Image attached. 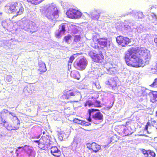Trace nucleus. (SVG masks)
<instances>
[{"instance_id":"obj_1","label":"nucleus","mask_w":157,"mask_h":157,"mask_svg":"<svg viewBox=\"0 0 157 157\" xmlns=\"http://www.w3.org/2000/svg\"><path fill=\"white\" fill-rule=\"evenodd\" d=\"M138 48L139 55L143 59L138 56L134 48H130L126 52L124 57L125 62L128 66L133 67H143L149 63L151 57L150 51L145 48Z\"/></svg>"},{"instance_id":"obj_2","label":"nucleus","mask_w":157,"mask_h":157,"mask_svg":"<svg viewBox=\"0 0 157 157\" xmlns=\"http://www.w3.org/2000/svg\"><path fill=\"white\" fill-rule=\"evenodd\" d=\"M41 12L45 14V17L49 20L53 21L59 16V11L54 4H48L40 8Z\"/></svg>"},{"instance_id":"obj_3","label":"nucleus","mask_w":157,"mask_h":157,"mask_svg":"<svg viewBox=\"0 0 157 157\" xmlns=\"http://www.w3.org/2000/svg\"><path fill=\"white\" fill-rule=\"evenodd\" d=\"M4 10L8 13H16L17 15H20L24 11V8L20 4L17 2H10L5 6Z\"/></svg>"},{"instance_id":"obj_4","label":"nucleus","mask_w":157,"mask_h":157,"mask_svg":"<svg viewBox=\"0 0 157 157\" xmlns=\"http://www.w3.org/2000/svg\"><path fill=\"white\" fill-rule=\"evenodd\" d=\"M97 109H91L88 110L89 117L87 120L89 122H93L95 124H98L102 121L103 119L102 114L99 112L93 114L94 112L97 111Z\"/></svg>"},{"instance_id":"obj_5","label":"nucleus","mask_w":157,"mask_h":157,"mask_svg":"<svg viewBox=\"0 0 157 157\" xmlns=\"http://www.w3.org/2000/svg\"><path fill=\"white\" fill-rule=\"evenodd\" d=\"M22 22L23 26H21V29L29 33H33L37 31V27L35 23L25 19H23Z\"/></svg>"},{"instance_id":"obj_6","label":"nucleus","mask_w":157,"mask_h":157,"mask_svg":"<svg viewBox=\"0 0 157 157\" xmlns=\"http://www.w3.org/2000/svg\"><path fill=\"white\" fill-rule=\"evenodd\" d=\"M66 14L67 17L72 19H79L82 16V13L79 11L73 8L67 10Z\"/></svg>"},{"instance_id":"obj_7","label":"nucleus","mask_w":157,"mask_h":157,"mask_svg":"<svg viewBox=\"0 0 157 157\" xmlns=\"http://www.w3.org/2000/svg\"><path fill=\"white\" fill-rule=\"evenodd\" d=\"M87 64V60L84 57L76 60L74 63V66L77 69L83 70L85 69Z\"/></svg>"},{"instance_id":"obj_8","label":"nucleus","mask_w":157,"mask_h":157,"mask_svg":"<svg viewBox=\"0 0 157 157\" xmlns=\"http://www.w3.org/2000/svg\"><path fill=\"white\" fill-rule=\"evenodd\" d=\"M88 55L92 59L94 62L101 63L104 59V56L101 52L100 51L98 53H94L93 52H89Z\"/></svg>"},{"instance_id":"obj_9","label":"nucleus","mask_w":157,"mask_h":157,"mask_svg":"<svg viewBox=\"0 0 157 157\" xmlns=\"http://www.w3.org/2000/svg\"><path fill=\"white\" fill-rule=\"evenodd\" d=\"M50 137L48 135L42 136L40 138V142L42 146V149L46 150L50 147Z\"/></svg>"},{"instance_id":"obj_10","label":"nucleus","mask_w":157,"mask_h":157,"mask_svg":"<svg viewBox=\"0 0 157 157\" xmlns=\"http://www.w3.org/2000/svg\"><path fill=\"white\" fill-rule=\"evenodd\" d=\"M99 45L100 46V48H103L105 47L108 48L109 47L111 42L109 39L106 37L101 38L99 39L98 41Z\"/></svg>"},{"instance_id":"obj_11","label":"nucleus","mask_w":157,"mask_h":157,"mask_svg":"<svg viewBox=\"0 0 157 157\" xmlns=\"http://www.w3.org/2000/svg\"><path fill=\"white\" fill-rule=\"evenodd\" d=\"M101 12L98 10L94 9L90 11L89 13H85L87 16L90 17L92 20L97 21L98 20L100 16Z\"/></svg>"},{"instance_id":"obj_12","label":"nucleus","mask_w":157,"mask_h":157,"mask_svg":"<svg viewBox=\"0 0 157 157\" xmlns=\"http://www.w3.org/2000/svg\"><path fill=\"white\" fill-rule=\"evenodd\" d=\"M117 43L122 46H125L131 42V40L128 38L120 36L116 38Z\"/></svg>"},{"instance_id":"obj_13","label":"nucleus","mask_w":157,"mask_h":157,"mask_svg":"<svg viewBox=\"0 0 157 157\" xmlns=\"http://www.w3.org/2000/svg\"><path fill=\"white\" fill-rule=\"evenodd\" d=\"M133 25V23L130 22L128 21H127L120 24V29L122 31L125 30L128 32L132 30L131 27Z\"/></svg>"},{"instance_id":"obj_14","label":"nucleus","mask_w":157,"mask_h":157,"mask_svg":"<svg viewBox=\"0 0 157 157\" xmlns=\"http://www.w3.org/2000/svg\"><path fill=\"white\" fill-rule=\"evenodd\" d=\"M66 25V24L63 23L59 26L58 32L56 33V36L57 38H60L61 35L65 33L66 31L65 28Z\"/></svg>"},{"instance_id":"obj_15","label":"nucleus","mask_w":157,"mask_h":157,"mask_svg":"<svg viewBox=\"0 0 157 157\" xmlns=\"http://www.w3.org/2000/svg\"><path fill=\"white\" fill-rule=\"evenodd\" d=\"M51 154L54 156L59 157L61 155V151L56 146H52L51 148Z\"/></svg>"},{"instance_id":"obj_16","label":"nucleus","mask_w":157,"mask_h":157,"mask_svg":"<svg viewBox=\"0 0 157 157\" xmlns=\"http://www.w3.org/2000/svg\"><path fill=\"white\" fill-rule=\"evenodd\" d=\"M38 65L39 67L38 71H40V74H41L47 71V68L45 63L41 61H40Z\"/></svg>"},{"instance_id":"obj_17","label":"nucleus","mask_w":157,"mask_h":157,"mask_svg":"<svg viewBox=\"0 0 157 157\" xmlns=\"http://www.w3.org/2000/svg\"><path fill=\"white\" fill-rule=\"evenodd\" d=\"M150 95L151 102L153 103L157 102V91H152L150 93Z\"/></svg>"},{"instance_id":"obj_18","label":"nucleus","mask_w":157,"mask_h":157,"mask_svg":"<svg viewBox=\"0 0 157 157\" xmlns=\"http://www.w3.org/2000/svg\"><path fill=\"white\" fill-rule=\"evenodd\" d=\"M78 93V92L77 91V90L75 89L69 90L66 92L67 97V99H69L75 96Z\"/></svg>"},{"instance_id":"obj_19","label":"nucleus","mask_w":157,"mask_h":157,"mask_svg":"<svg viewBox=\"0 0 157 157\" xmlns=\"http://www.w3.org/2000/svg\"><path fill=\"white\" fill-rule=\"evenodd\" d=\"M18 126L16 127H13L10 124H9L8 122L6 123L5 124H4V126L8 130H17L19 129L20 125H18Z\"/></svg>"},{"instance_id":"obj_20","label":"nucleus","mask_w":157,"mask_h":157,"mask_svg":"<svg viewBox=\"0 0 157 157\" xmlns=\"http://www.w3.org/2000/svg\"><path fill=\"white\" fill-rule=\"evenodd\" d=\"M70 75L71 77L78 80L79 79L80 77L79 72L77 71H71Z\"/></svg>"},{"instance_id":"obj_21","label":"nucleus","mask_w":157,"mask_h":157,"mask_svg":"<svg viewBox=\"0 0 157 157\" xmlns=\"http://www.w3.org/2000/svg\"><path fill=\"white\" fill-rule=\"evenodd\" d=\"M130 129H129L127 127H125L123 128V130L122 132L123 133V136H127L131 135L133 132L131 130V128Z\"/></svg>"},{"instance_id":"obj_22","label":"nucleus","mask_w":157,"mask_h":157,"mask_svg":"<svg viewBox=\"0 0 157 157\" xmlns=\"http://www.w3.org/2000/svg\"><path fill=\"white\" fill-rule=\"evenodd\" d=\"M105 83L106 84L110 86L113 89H114L116 86V82H115V81L113 79H110L109 80L106 81Z\"/></svg>"},{"instance_id":"obj_23","label":"nucleus","mask_w":157,"mask_h":157,"mask_svg":"<svg viewBox=\"0 0 157 157\" xmlns=\"http://www.w3.org/2000/svg\"><path fill=\"white\" fill-rule=\"evenodd\" d=\"M92 151L94 152H97L98 151L101 149V146L100 145L96 143H93L92 145Z\"/></svg>"},{"instance_id":"obj_24","label":"nucleus","mask_w":157,"mask_h":157,"mask_svg":"<svg viewBox=\"0 0 157 157\" xmlns=\"http://www.w3.org/2000/svg\"><path fill=\"white\" fill-rule=\"evenodd\" d=\"M75 122L78 123L79 124L84 125L85 126H88L91 124L90 122H86V121H82L81 120H79L78 119H76V120H74Z\"/></svg>"},{"instance_id":"obj_25","label":"nucleus","mask_w":157,"mask_h":157,"mask_svg":"<svg viewBox=\"0 0 157 157\" xmlns=\"http://www.w3.org/2000/svg\"><path fill=\"white\" fill-rule=\"evenodd\" d=\"M107 73L109 75L114 74L116 72L117 70L115 67H111L106 68Z\"/></svg>"},{"instance_id":"obj_26","label":"nucleus","mask_w":157,"mask_h":157,"mask_svg":"<svg viewBox=\"0 0 157 157\" xmlns=\"http://www.w3.org/2000/svg\"><path fill=\"white\" fill-rule=\"evenodd\" d=\"M153 65L154 66L149 70V71L150 73L157 74V63H155Z\"/></svg>"},{"instance_id":"obj_27","label":"nucleus","mask_w":157,"mask_h":157,"mask_svg":"<svg viewBox=\"0 0 157 157\" xmlns=\"http://www.w3.org/2000/svg\"><path fill=\"white\" fill-rule=\"evenodd\" d=\"M44 0H27V1L34 5L39 4Z\"/></svg>"},{"instance_id":"obj_28","label":"nucleus","mask_w":157,"mask_h":157,"mask_svg":"<svg viewBox=\"0 0 157 157\" xmlns=\"http://www.w3.org/2000/svg\"><path fill=\"white\" fill-rule=\"evenodd\" d=\"M27 14L28 16L30 18H32V19H33L37 16L36 11H35L29 12Z\"/></svg>"},{"instance_id":"obj_29","label":"nucleus","mask_w":157,"mask_h":157,"mask_svg":"<svg viewBox=\"0 0 157 157\" xmlns=\"http://www.w3.org/2000/svg\"><path fill=\"white\" fill-rule=\"evenodd\" d=\"M155 154L153 151L151 150H148L147 154L144 157H155Z\"/></svg>"},{"instance_id":"obj_30","label":"nucleus","mask_w":157,"mask_h":157,"mask_svg":"<svg viewBox=\"0 0 157 157\" xmlns=\"http://www.w3.org/2000/svg\"><path fill=\"white\" fill-rule=\"evenodd\" d=\"M136 30V31L138 33H141L143 31V27L141 25H138L136 28L133 27Z\"/></svg>"},{"instance_id":"obj_31","label":"nucleus","mask_w":157,"mask_h":157,"mask_svg":"<svg viewBox=\"0 0 157 157\" xmlns=\"http://www.w3.org/2000/svg\"><path fill=\"white\" fill-rule=\"evenodd\" d=\"M71 147H72V149L73 150L75 149L77 145V141H76L75 139H74L73 142L71 143Z\"/></svg>"},{"instance_id":"obj_32","label":"nucleus","mask_w":157,"mask_h":157,"mask_svg":"<svg viewBox=\"0 0 157 157\" xmlns=\"http://www.w3.org/2000/svg\"><path fill=\"white\" fill-rule=\"evenodd\" d=\"M24 147H19L17 148V149L16 150L15 152L17 156H18L19 153L23 150Z\"/></svg>"},{"instance_id":"obj_33","label":"nucleus","mask_w":157,"mask_h":157,"mask_svg":"<svg viewBox=\"0 0 157 157\" xmlns=\"http://www.w3.org/2000/svg\"><path fill=\"white\" fill-rule=\"evenodd\" d=\"M93 103L91 101L88 100L86 101L84 105L85 106H86L87 105H88L89 107H93Z\"/></svg>"},{"instance_id":"obj_34","label":"nucleus","mask_w":157,"mask_h":157,"mask_svg":"<svg viewBox=\"0 0 157 157\" xmlns=\"http://www.w3.org/2000/svg\"><path fill=\"white\" fill-rule=\"evenodd\" d=\"M152 17V21L154 23H156L157 21V16L155 13H152L151 14Z\"/></svg>"},{"instance_id":"obj_35","label":"nucleus","mask_w":157,"mask_h":157,"mask_svg":"<svg viewBox=\"0 0 157 157\" xmlns=\"http://www.w3.org/2000/svg\"><path fill=\"white\" fill-rule=\"evenodd\" d=\"M137 13H138L135 10H132L131 12L128 13V14H127V15L132 14V16L138 19V15L137 14H136Z\"/></svg>"},{"instance_id":"obj_36","label":"nucleus","mask_w":157,"mask_h":157,"mask_svg":"<svg viewBox=\"0 0 157 157\" xmlns=\"http://www.w3.org/2000/svg\"><path fill=\"white\" fill-rule=\"evenodd\" d=\"M93 35L94 38L95 37L97 39V42L98 41L99 39H100L101 38L100 37L99 33L95 32L93 33Z\"/></svg>"},{"instance_id":"obj_37","label":"nucleus","mask_w":157,"mask_h":157,"mask_svg":"<svg viewBox=\"0 0 157 157\" xmlns=\"http://www.w3.org/2000/svg\"><path fill=\"white\" fill-rule=\"evenodd\" d=\"M9 113L12 116L14 117V118H15V119H16L17 121V126H18V125H20V121L18 118L17 117L15 116V114L13 113L10 112H9Z\"/></svg>"},{"instance_id":"obj_38","label":"nucleus","mask_w":157,"mask_h":157,"mask_svg":"<svg viewBox=\"0 0 157 157\" xmlns=\"http://www.w3.org/2000/svg\"><path fill=\"white\" fill-rule=\"evenodd\" d=\"M33 142L34 143L38 144V147L41 149H42V144L40 142V140H34Z\"/></svg>"},{"instance_id":"obj_39","label":"nucleus","mask_w":157,"mask_h":157,"mask_svg":"<svg viewBox=\"0 0 157 157\" xmlns=\"http://www.w3.org/2000/svg\"><path fill=\"white\" fill-rule=\"evenodd\" d=\"M98 44L97 43H93L91 44V46L93 48L95 49H101L100 47L98 46Z\"/></svg>"},{"instance_id":"obj_40","label":"nucleus","mask_w":157,"mask_h":157,"mask_svg":"<svg viewBox=\"0 0 157 157\" xmlns=\"http://www.w3.org/2000/svg\"><path fill=\"white\" fill-rule=\"evenodd\" d=\"M91 69L94 70L97 69L98 67L99 66L98 64H97L94 62H92L91 64Z\"/></svg>"},{"instance_id":"obj_41","label":"nucleus","mask_w":157,"mask_h":157,"mask_svg":"<svg viewBox=\"0 0 157 157\" xmlns=\"http://www.w3.org/2000/svg\"><path fill=\"white\" fill-rule=\"evenodd\" d=\"M150 86L151 87L157 88V78L154 79L152 83Z\"/></svg>"},{"instance_id":"obj_42","label":"nucleus","mask_w":157,"mask_h":157,"mask_svg":"<svg viewBox=\"0 0 157 157\" xmlns=\"http://www.w3.org/2000/svg\"><path fill=\"white\" fill-rule=\"evenodd\" d=\"M93 107L94 106L96 107H100L101 106L100 105V102L98 101H96L94 103H93Z\"/></svg>"},{"instance_id":"obj_43","label":"nucleus","mask_w":157,"mask_h":157,"mask_svg":"<svg viewBox=\"0 0 157 157\" xmlns=\"http://www.w3.org/2000/svg\"><path fill=\"white\" fill-rule=\"evenodd\" d=\"M27 153L29 156H34V151L31 149H29L27 151Z\"/></svg>"},{"instance_id":"obj_44","label":"nucleus","mask_w":157,"mask_h":157,"mask_svg":"<svg viewBox=\"0 0 157 157\" xmlns=\"http://www.w3.org/2000/svg\"><path fill=\"white\" fill-rule=\"evenodd\" d=\"M80 39V37L79 35H76L75 37L74 41L76 43L78 42Z\"/></svg>"},{"instance_id":"obj_45","label":"nucleus","mask_w":157,"mask_h":157,"mask_svg":"<svg viewBox=\"0 0 157 157\" xmlns=\"http://www.w3.org/2000/svg\"><path fill=\"white\" fill-rule=\"evenodd\" d=\"M136 14L138 15V19H141L144 17V15L142 12L139 11Z\"/></svg>"},{"instance_id":"obj_46","label":"nucleus","mask_w":157,"mask_h":157,"mask_svg":"<svg viewBox=\"0 0 157 157\" xmlns=\"http://www.w3.org/2000/svg\"><path fill=\"white\" fill-rule=\"evenodd\" d=\"M77 54H75L71 56L69 59V62L72 63L74 60L75 59V56H77Z\"/></svg>"},{"instance_id":"obj_47","label":"nucleus","mask_w":157,"mask_h":157,"mask_svg":"<svg viewBox=\"0 0 157 157\" xmlns=\"http://www.w3.org/2000/svg\"><path fill=\"white\" fill-rule=\"evenodd\" d=\"M12 77L10 75H8L6 77V80L8 82H10L12 80Z\"/></svg>"},{"instance_id":"obj_48","label":"nucleus","mask_w":157,"mask_h":157,"mask_svg":"<svg viewBox=\"0 0 157 157\" xmlns=\"http://www.w3.org/2000/svg\"><path fill=\"white\" fill-rule=\"evenodd\" d=\"M71 36L70 35H68L67 36L64 37V40L67 43L68 42V41L70 40Z\"/></svg>"},{"instance_id":"obj_49","label":"nucleus","mask_w":157,"mask_h":157,"mask_svg":"<svg viewBox=\"0 0 157 157\" xmlns=\"http://www.w3.org/2000/svg\"><path fill=\"white\" fill-rule=\"evenodd\" d=\"M93 145V143L91 144L87 143V147L90 150H92V145Z\"/></svg>"},{"instance_id":"obj_50","label":"nucleus","mask_w":157,"mask_h":157,"mask_svg":"<svg viewBox=\"0 0 157 157\" xmlns=\"http://www.w3.org/2000/svg\"><path fill=\"white\" fill-rule=\"evenodd\" d=\"M9 112L7 110L4 109L0 113V115H1L3 113L6 114L8 113H9Z\"/></svg>"},{"instance_id":"obj_51","label":"nucleus","mask_w":157,"mask_h":157,"mask_svg":"<svg viewBox=\"0 0 157 157\" xmlns=\"http://www.w3.org/2000/svg\"><path fill=\"white\" fill-rule=\"evenodd\" d=\"M68 4H67V3L64 2V3H61V5L63 6V8L64 9H67V6Z\"/></svg>"},{"instance_id":"obj_52","label":"nucleus","mask_w":157,"mask_h":157,"mask_svg":"<svg viewBox=\"0 0 157 157\" xmlns=\"http://www.w3.org/2000/svg\"><path fill=\"white\" fill-rule=\"evenodd\" d=\"M0 122L4 123V124H5V123H6L8 122H6V121L4 119H3L2 118V117L1 115H0Z\"/></svg>"},{"instance_id":"obj_53","label":"nucleus","mask_w":157,"mask_h":157,"mask_svg":"<svg viewBox=\"0 0 157 157\" xmlns=\"http://www.w3.org/2000/svg\"><path fill=\"white\" fill-rule=\"evenodd\" d=\"M96 87L98 89L101 88V86L98 83H97L94 84Z\"/></svg>"},{"instance_id":"obj_54","label":"nucleus","mask_w":157,"mask_h":157,"mask_svg":"<svg viewBox=\"0 0 157 157\" xmlns=\"http://www.w3.org/2000/svg\"><path fill=\"white\" fill-rule=\"evenodd\" d=\"M144 155V157L146 156V155H147V151H146L145 150L143 149V150L142 151Z\"/></svg>"},{"instance_id":"obj_55","label":"nucleus","mask_w":157,"mask_h":157,"mask_svg":"<svg viewBox=\"0 0 157 157\" xmlns=\"http://www.w3.org/2000/svg\"><path fill=\"white\" fill-rule=\"evenodd\" d=\"M154 41L156 46H157V37L154 38Z\"/></svg>"},{"instance_id":"obj_56","label":"nucleus","mask_w":157,"mask_h":157,"mask_svg":"<svg viewBox=\"0 0 157 157\" xmlns=\"http://www.w3.org/2000/svg\"><path fill=\"white\" fill-rule=\"evenodd\" d=\"M40 136V135H38L37 136H35L34 137V139H39Z\"/></svg>"},{"instance_id":"obj_57","label":"nucleus","mask_w":157,"mask_h":157,"mask_svg":"<svg viewBox=\"0 0 157 157\" xmlns=\"http://www.w3.org/2000/svg\"><path fill=\"white\" fill-rule=\"evenodd\" d=\"M146 125L150 127L151 126V124L150 122H148L147 123Z\"/></svg>"},{"instance_id":"obj_58","label":"nucleus","mask_w":157,"mask_h":157,"mask_svg":"<svg viewBox=\"0 0 157 157\" xmlns=\"http://www.w3.org/2000/svg\"><path fill=\"white\" fill-rule=\"evenodd\" d=\"M148 126H147L146 125L145 126V128H144L145 130L147 131V129H148Z\"/></svg>"},{"instance_id":"obj_59","label":"nucleus","mask_w":157,"mask_h":157,"mask_svg":"<svg viewBox=\"0 0 157 157\" xmlns=\"http://www.w3.org/2000/svg\"><path fill=\"white\" fill-rule=\"evenodd\" d=\"M152 125L153 126V127H155L156 128V129H157V127H155V125H154V124H153V123H152Z\"/></svg>"},{"instance_id":"obj_60","label":"nucleus","mask_w":157,"mask_h":157,"mask_svg":"<svg viewBox=\"0 0 157 157\" xmlns=\"http://www.w3.org/2000/svg\"><path fill=\"white\" fill-rule=\"evenodd\" d=\"M44 28H42L41 29H42V30H43V31H44L45 29H43Z\"/></svg>"},{"instance_id":"obj_61","label":"nucleus","mask_w":157,"mask_h":157,"mask_svg":"<svg viewBox=\"0 0 157 157\" xmlns=\"http://www.w3.org/2000/svg\"><path fill=\"white\" fill-rule=\"evenodd\" d=\"M156 116L157 117V111L156 112Z\"/></svg>"},{"instance_id":"obj_62","label":"nucleus","mask_w":157,"mask_h":157,"mask_svg":"<svg viewBox=\"0 0 157 157\" xmlns=\"http://www.w3.org/2000/svg\"><path fill=\"white\" fill-rule=\"evenodd\" d=\"M77 31H77V30H76V32H75V33H76V32H77Z\"/></svg>"},{"instance_id":"obj_63","label":"nucleus","mask_w":157,"mask_h":157,"mask_svg":"<svg viewBox=\"0 0 157 157\" xmlns=\"http://www.w3.org/2000/svg\"><path fill=\"white\" fill-rule=\"evenodd\" d=\"M153 122L156 123V121H153Z\"/></svg>"},{"instance_id":"obj_64","label":"nucleus","mask_w":157,"mask_h":157,"mask_svg":"<svg viewBox=\"0 0 157 157\" xmlns=\"http://www.w3.org/2000/svg\"><path fill=\"white\" fill-rule=\"evenodd\" d=\"M77 56H75V58Z\"/></svg>"}]
</instances>
